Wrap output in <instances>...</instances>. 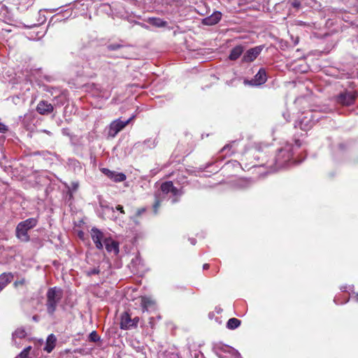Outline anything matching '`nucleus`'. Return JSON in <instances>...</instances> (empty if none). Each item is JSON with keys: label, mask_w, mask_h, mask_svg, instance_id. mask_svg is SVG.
Instances as JSON below:
<instances>
[{"label": "nucleus", "mask_w": 358, "mask_h": 358, "mask_svg": "<svg viewBox=\"0 0 358 358\" xmlns=\"http://www.w3.org/2000/svg\"><path fill=\"white\" fill-rule=\"evenodd\" d=\"M181 190L175 187L171 181H167L161 185L160 188L155 192V201L153 205V211L155 214L158 212V208L162 202L164 200L171 199V203L177 202L182 195Z\"/></svg>", "instance_id": "obj_1"}, {"label": "nucleus", "mask_w": 358, "mask_h": 358, "mask_svg": "<svg viewBox=\"0 0 358 358\" xmlns=\"http://www.w3.org/2000/svg\"><path fill=\"white\" fill-rule=\"evenodd\" d=\"M63 296V291L61 288L54 287L50 288L46 293V309L48 313L53 316L57 310L58 303Z\"/></svg>", "instance_id": "obj_2"}, {"label": "nucleus", "mask_w": 358, "mask_h": 358, "mask_svg": "<svg viewBox=\"0 0 358 358\" xmlns=\"http://www.w3.org/2000/svg\"><path fill=\"white\" fill-rule=\"evenodd\" d=\"M37 223L38 220L34 217L20 222L15 229L16 237L22 242L29 241L30 237L28 234V231L36 227Z\"/></svg>", "instance_id": "obj_3"}, {"label": "nucleus", "mask_w": 358, "mask_h": 358, "mask_svg": "<svg viewBox=\"0 0 358 358\" xmlns=\"http://www.w3.org/2000/svg\"><path fill=\"white\" fill-rule=\"evenodd\" d=\"M292 146L286 145L285 148L279 150L275 157V165L278 168H284L288 165V162L292 157L291 152Z\"/></svg>", "instance_id": "obj_4"}, {"label": "nucleus", "mask_w": 358, "mask_h": 358, "mask_svg": "<svg viewBox=\"0 0 358 358\" xmlns=\"http://www.w3.org/2000/svg\"><path fill=\"white\" fill-rule=\"evenodd\" d=\"M135 115H133L126 121H122L120 119H117L113 121L109 127V136L115 137L118 132L122 130L133 119L135 118Z\"/></svg>", "instance_id": "obj_5"}, {"label": "nucleus", "mask_w": 358, "mask_h": 358, "mask_svg": "<svg viewBox=\"0 0 358 358\" xmlns=\"http://www.w3.org/2000/svg\"><path fill=\"white\" fill-rule=\"evenodd\" d=\"M90 235L96 249L102 250L103 248L104 239L107 238L108 236L96 227L92 228Z\"/></svg>", "instance_id": "obj_6"}, {"label": "nucleus", "mask_w": 358, "mask_h": 358, "mask_svg": "<svg viewBox=\"0 0 358 358\" xmlns=\"http://www.w3.org/2000/svg\"><path fill=\"white\" fill-rule=\"evenodd\" d=\"M267 80L266 71L264 69H260L257 73L251 80H245L243 83L245 85L250 86H259L265 83Z\"/></svg>", "instance_id": "obj_7"}, {"label": "nucleus", "mask_w": 358, "mask_h": 358, "mask_svg": "<svg viewBox=\"0 0 358 358\" xmlns=\"http://www.w3.org/2000/svg\"><path fill=\"white\" fill-rule=\"evenodd\" d=\"M99 207V214L103 219L115 220L117 218L115 215V211L113 207L109 206L102 201L100 202Z\"/></svg>", "instance_id": "obj_8"}, {"label": "nucleus", "mask_w": 358, "mask_h": 358, "mask_svg": "<svg viewBox=\"0 0 358 358\" xmlns=\"http://www.w3.org/2000/svg\"><path fill=\"white\" fill-rule=\"evenodd\" d=\"M314 124V120L312 119V113H306L304 116L301 117L295 125L296 127H299L301 130H309Z\"/></svg>", "instance_id": "obj_9"}, {"label": "nucleus", "mask_w": 358, "mask_h": 358, "mask_svg": "<svg viewBox=\"0 0 358 358\" xmlns=\"http://www.w3.org/2000/svg\"><path fill=\"white\" fill-rule=\"evenodd\" d=\"M263 48L262 46H256L247 50L242 58L243 62H253L261 53Z\"/></svg>", "instance_id": "obj_10"}, {"label": "nucleus", "mask_w": 358, "mask_h": 358, "mask_svg": "<svg viewBox=\"0 0 358 358\" xmlns=\"http://www.w3.org/2000/svg\"><path fill=\"white\" fill-rule=\"evenodd\" d=\"M356 94L353 92H346L339 94L337 101L345 106H350L354 103L356 99Z\"/></svg>", "instance_id": "obj_11"}, {"label": "nucleus", "mask_w": 358, "mask_h": 358, "mask_svg": "<svg viewBox=\"0 0 358 358\" xmlns=\"http://www.w3.org/2000/svg\"><path fill=\"white\" fill-rule=\"evenodd\" d=\"M106 250L108 252L117 255L119 253V243L114 241L111 237L108 236L107 238L104 239V244Z\"/></svg>", "instance_id": "obj_12"}, {"label": "nucleus", "mask_w": 358, "mask_h": 358, "mask_svg": "<svg viewBox=\"0 0 358 358\" xmlns=\"http://www.w3.org/2000/svg\"><path fill=\"white\" fill-rule=\"evenodd\" d=\"M27 333L22 328H17L12 335V339L13 344L20 348L22 345L21 341L26 338Z\"/></svg>", "instance_id": "obj_13"}, {"label": "nucleus", "mask_w": 358, "mask_h": 358, "mask_svg": "<svg viewBox=\"0 0 358 358\" xmlns=\"http://www.w3.org/2000/svg\"><path fill=\"white\" fill-rule=\"evenodd\" d=\"M53 106L46 101H41L37 105L36 110L41 115H48L53 111Z\"/></svg>", "instance_id": "obj_14"}, {"label": "nucleus", "mask_w": 358, "mask_h": 358, "mask_svg": "<svg viewBox=\"0 0 358 358\" xmlns=\"http://www.w3.org/2000/svg\"><path fill=\"white\" fill-rule=\"evenodd\" d=\"M102 172L115 182H122L126 179V176L122 173H117L108 169H103Z\"/></svg>", "instance_id": "obj_15"}, {"label": "nucleus", "mask_w": 358, "mask_h": 358, "mask_svg": "<svg viewBox=\"0 0 358 358\" xmlns=\"http://www.w3.org/2000/svg\"><path fill=\"white\" fill-rule=\"evenodd\" d=\"M141 306L143 312L150 311L152 309H155V302L150 297L141 296Z\"/></svg>", "instance_id": "obj_16"}, {"label": "nucleus", "mask_w": 358, "mask_h": 358, "mask_svg": "<svg viewBox=\"0 0 358 358\" xmlns=\"http://www.w3.org/2000/svg\"><path fill=\"white\" fill-rule=\"evenodd\" d=\"M221 17L222 13L219 11H215L211 15L205 17L203 20V24L208 26L214 25L221 20Z\"/></svg>", "instance_id": "obj_17"}, {"label": "nucleus", "mask_w": 358, "mask_h": 358, "mask_svg": "<svg viewBox=\"0 0 358 358\" xmlns=\"http://www.w3.org/2000/svg\"><path fill=\"white\" fill-rule=\"evenodd\" d=\"M120 327L122 329H129L134 327V323L127 313H124L121 317Z\"/></svg>", "instance_id": "obj_18"}, {"label": "nucleus", "mask_w": 358, "mask_h": 358, "mask_svg": "<svg viewBox=\"0 0 358 358\" xmlns=\"http://www.w3.org/2000/svg\"><path fill=\"white\" fill-rule=\"evenodd\" d=\"M56 341L57 338L54 334L49 335L46 341L45 346L44 347V350L47 352H52L55 347Z\"/></svg>", "instance_id": "obj_19"}, {"label": "nucleus", "mask_w": 358, "mask_h": 358, "mask_svg": "<svg viewBox=\"0 0 358 358\" xmlns=\"http://www.w3.org/2000/svg\"><path fill=\"white\" fill-rule=\"evenodd\" d=\"M244 48L242 45H237L234 47L230 52L229 58L230 60L237 59L243 52Z\"/></svg>", "instance_id": "obj_20"}, {"label": "nucleus", "mask_w": 358, "mask_h": 358, "mask_svg": "<svg viewBox=\"0 0 358 358\" xmlns=\"http://www.w3.org/2000/svg\"><path fill=\"white\" fill-rule=\"evenodd\" d=\"M13 275L10 273H3L0 275V292L11 281Z\"/></svg>", "instance_id": "obj_21"}, {"label": "nucleus", "mask_w": 358, "mask_h": 358, "mask_svg": "<svg viewBox=\"0 0 358 358\" xmlns=\"http://www.w3.org/2000/svg\"><path fill=\"white\" fill-rule=\"evenodd\" d=\"M148 22L156 27H164L167 24V22L159 17H149Z\"/></svg>", "instance_id": "obj_22"}, {"label": "nucleus", "mask_w": 358, "mask_h": 358, "mask_svg": "<svg viewBox=\"0 0 358 358\" xmlns=\"http://www.w3.org/2000/svg\"><path fill=\"white\" fill-rule=\"evenodd\" d=\"M241 322L240 320L235 317H232L228 320L227 323V327L229 329H236L241 325Z\"/></svg>", "instance_id": "obj_23"}, {"label": "nucleus", "mask_w": 358, "mask_h": 358, "mask_svg": "<svg viewBox=\"0 0 358 358\" xmlns=\"http://www.w3.org/2000/svg\"><path fill=\"white\" fill-rule=\"evenodd\" d=\"M224 350L231 354L233 358H241L240 353L234 348H232L229 346H224Z\"/></svg>", "instance_id": "obj_24"}, {"label": "nucleus", "mask_w": 358, "mask_h": 358, "mask_svg": "<svg viewBox=\"0 0 358 358\" xmlns=\"http://www.w3.org/2000/svg\"><path fill=\"white\" fill-rule=\"evenodd\" d=\"M251 182L250 180L246 179H240L238 181V188L245 189L250 185Z\"/></svg>", "instance_id": "obj_25"}, {"label": "nucleus", "mask_w": 358, "mask_h": 358, "mask_svg": "<svg viewBox=\"0 0 358 358\" xmlns=\"http://www.w3.org/2000/svg\"><path fill=\"white\" fill-rule=\"evenodd\" d=\"M100 340V336L96 331H92L89 335V341L91 342H96Z\"/></svg>", "instance_id": "obj_26"}, {"label": "nucleus", "mask_w": 358, "mask_h": 358, "mask_svg": "<svg viewBox=\"0 0 358 358\" xmlns=\"http://www.w3.org/2000/svg\"><path fill=\"white\" fill-rule=\"evenodd\" d=\"M31 349V347L29 346V347H27L25 348L20 354H19V357L20 358H27L28 357V355H29V350Z\"/></svg>", "instance_id": "obj_27"}, {"label": "nucleus", "mask_w": 358, "mask_h": 358, "mask_svg": "<svg viewBox=\"0 0 358 358\" xmlns=\"http://www.w3.org/2000/svg\"><path fill=\"white\" fill-rule=\"evenodd\" d=\"M334 301L336 304L337 305H340V304H344L345 303H347L348 301V299H345L343 301H340V298L339 296H336L334 299Z\"/></svg>", "instance_id": "obj_28"}, {"label": "nucleus", "mask_w": 358, "mask_h": 358, "mask_svg": "<svg viewBox=\"0 0 358 358\" xmlns=\"http://www.w3.org/2000/svg\"><path fill=\"white\" fill-rule=\"evenodd\" d=\"M120 47H121V45L119 44H110L108 46V48L110 50H115L119 49Z\"/></svg>", "instance_id": "obj_29"}, {"label": "nucleus", "mask_w": 358, "mask_h": 358, "mask_svg": "<svg viewBox=\"0 0 358 358\" xmlns=\"http://www.w3.org/2000/svg\"><path fill=\"white\" fill-rule=\"evenodd\" d=\"M8 131V127L0 122V133H6Z\"/></svg>", "instance_id": "obj_30"}, {"label": "nucleus", "mask_w": 358, "mask_h": 358, "mask_svg": "<svg viewBox=\"0 0 358 358\" xmlns=\"http://www.w3.org/2000/svg\"><path fill=\"white\" fill-rule=\"evenodd\" d=\"M353 288V286H347V285H345V286H342L341 287V289L342 292H349Z\"/></svg>", "instance_id": "obj_31"}, {"label": "nucleus", "mask_w": 358, "mask_h": 358, "mask_svg": "<svg viewBox=\"0 0 358 358\" xmlns=\"http://www.w3.org/2000/svg\"><path fill=\"white\" fill-rule=\"evenodd\" d=\"M292 6H293V7L298 8H299L301 6V3H300V1H299L297 0H294L292 2Z\"/></svg>", "instance_id": "obj_32"}, {"label": "nucleus", "mask_w": 358, "mask_h": 358, "mask_svg": "<svg viewBox=\"0 0 358 358\" xmlns=\"http://www.w3.org/2000/svg\"><path fill=\"white\" fill-rule=\"evenodd\" d=\"M99 273V270L97 268H93L88 272L89 275L98 274Z\"/></svg>", "instance_id": "obj_33"}, {"label": "nucleus", "mask_w": 358, "mask_h": 358, "mask_svg": "<svg viewBox=\"0 0 358 358\" xmlns=\"http://www.w3.org/2000/svg\"><path fill=\"white\" fill-rule=\"evenodd\" d=\"M116 210L120 211V213L121 214H124V211L123 210V206H120V205L117 206Z\"/></svg>", "instance_id": "obj_34"}, {"label": "nucleus", "mask_w": 358, "mask_h": 358, "mask_svg": "<svg viewBox=\"0 0 358 358\" xmlns=\"http://www.w3.org/2000/svg\"><path fill=\"white\" fill-rule=\"evenodd\" d=\"M145 211V208H142L141 209H138L136 212V215L138 216L141 215L142 213H143Z\"/></svg>", "instance_id": "obj_35"}, {"label": "nucleus", "mask_w": 358, "mask_h": 358, "mask_svg": "<svg viewBox=\"0 0 358 358\" xmlns=\"http://www.w3.org/2000/svg\"><path fill=\"white\" fill-rule=\"evenodd\" d=\"M351 297L352 299H355L357 302H358V293L353 292Z\"/></svg>", "instance_id": "obj_36"}, {"label": "nucleus", "mask_w": 358, "mask_h": 358, "mask_svg": "<svg viewBox=\"0 0 358 358\" xmlns=\"http://www.w3.org/2000/svg\"><path fill=\"white\" fill-rule=\"evenodd\" d=\"M138 321H139V318L138 317H135L134 318L132 319V322H134V327H137Z\"/></svg>", "instance_id": "obj_37"}, {"label": "nucleus", "mask_w": 358, "mask_h": 358, "mask_svg": "<svg viewBox=\"0 0 358 358\" xmlns=\"http://www.w3.org/2000/svg\"><path fill=\"white\" fill-rule=\"evenodd\" d=\"M141 262L140 258H138V257H136L135 259H132L131 263H132V264H137L138 262Z\"/></svg>", "instance_id": "obj_38"}, {"label": "nucleus", "mask_w": 358, "mask_h": 358, "mask_svg": "<svg viewBox=\"0 0 358 358\" xmlns=\"http://www.w3.org/2000/svg\"><path fill=\"white\" fill-rule=\"evenodd\" d=\"M72 187L73 190H76L78 187V183L75 182H72Z\"/></svg>", "instance_id": "obj_39"}, {"label": "nucleus", "mask_w": 358, "mask_h": 358, "mask_svg": "<svg viewBox=\"0 0 358 358\" xmlns=\"http://www.w3.org/2000/svg\"><path fill=\"white\" fill-rule=\"evenodd\" d=\"M231 147L229 145H225L222 149V152H224L225 151H227V150L230 149Z\"/></svg>", "instance_id": "obj_40"}, {"label": "nucleus", "mask_w": 358, "mask_h": 358, "mask_svg": "<svg viewBox=\"0 0 358 358\" xmlns=\"http://www.w3.org/2000/svg\"><path fill=\"white\" fill-rule=\"evenodd\" d=\"M189 241L193 245L196 244V240L194 238H189Z\"/></svg>", "instance_id": "obj_41"}, {"label": "nucleus", "mask_w": 358, "mask_h": 358, "mask_svg": "<svg viewBox=\"0 0 358 358\" xmlns=\"http://www.w3.org/2000/svg\"><path fill=\"white\" fill-rule=\"evenodd\" d=\"M203 269H208L209 268V264H205L203 266Z\"/></svg>", "instance_id": "obj_42"}, {"label": "nucleus", "mask_w": 358, "mask_h": 358, "mask_svg": "<svg viewBox=\"0 0 358 358\" xmlns=\"http://www.w3.org/2000/svg\"><path fill=\"white\" fill-rule=\"evenodd\" d=\"M42 131L44 132V133L48 134V135H51V132L48 131V130H43Z\"/></svg>", "instance_id": "obj_43"}, {"label": "nucleus", "mask_w": 358, "mask_h": 358, "mask_svg": "<svg viewBox=\"0 0 358 358\" xmlns=\"http://www.w3.org/2000/svg\"><path fill=\"white\" fill-rule=\"evenodd\" d=\"M83 73H84V71H81V72H80V75H83Z\"/></svg>", "instance_id": "obj_44"}, {"label": "nucleus", "mask_w": 358, "mask_h": 358, "mask_svg": "<svg viewBox=\"0 0 358 358\" xmlns=\"http://www.w3.org/2000/svg\"><path fill=\"white\" fill-rule=\"evenodd\" d=\"M57 10H58V8H55V9H53L52 11H56Z\"/></svg>", "instance_id": "obj_45"}, {"label": "nucleus", "mask_w": 358, "mask_h": 358, "mask_svg": "<svg viewBox=\"0 0 358 358\" xmlns=\"http://www.w3.org/2000/svg\"><path fill=\"white\" fill-rule=\"evenodd\" d=\"M220 358H223V357H220Z\"/></svg>", "instance_id": "obj_46"}]
</instances>
